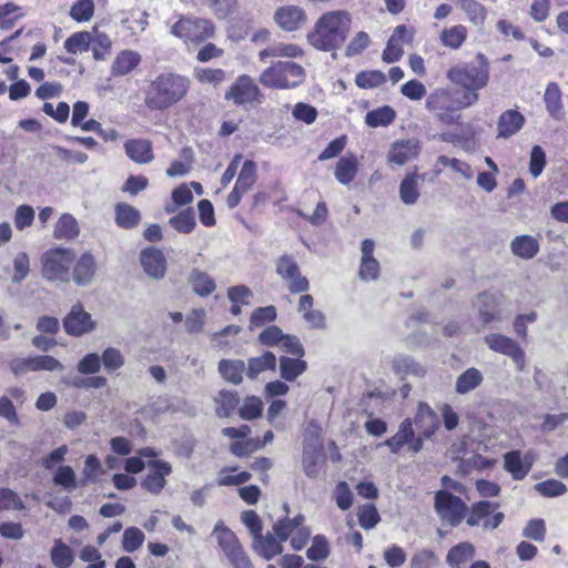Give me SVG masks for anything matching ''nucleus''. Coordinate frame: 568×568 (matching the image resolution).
Listing matches in <instances>:
<instances>
[{"instance_id": "13d9d810", "label": "nucleus", "mask_w": 568, "mask_h": 568, "mask_svg": "<svg viewBox=\"0 0 568 568\" xmlns=\"http://www.w3.org/2000/svg\"><path fill=\"white\" fill-rule=\"evenodd\" d=\"M194 75L199 82L213 85H219L226 80V73L222 69L197 68Z\"/></svg>"}, {"instance_id": "6ab92c4d", "label": "nucleus", "mask_w": 568, "mask_h": 568, "mask_svg": "<svg viewBox=\"0 0 568 568\" xmlns=\"http://www.w3.org/2000/svg\"><path fill=\"white\" fill-rule=\"evenodd\" d=\"M525 116L517 110H506L497 122V138L508 139L516 134L524 125Z\"/></svg>"}, {"instance_id": "39448f33", "label": "nucleus", "mask_w": 568, "mask_h": 568, "mask_svg": "<svg viewBox=\"0 0 568 568\" xmlns=\"http://www.w3.org/2000/svg\"><path fill=\"white\" fill-rule=\"evenodd\" d=\"M74 260V254L69 248H52L47 251L42 257V274L49 281H70L69 268Z\"/></svg>"}, {"instance_id": "0eeeda50", "label": "nucleus", "mask_w": 568, "mask_h": 568, "mask_svg": "<svg viewBox=\"0 0 568 568\" xmlns=\"http://www.w3.org/2000/svg\"><path fill=\"white\" fill-rule=\"evenodd\" d=\"M434 507L440 519L452 527L458 526L467 511V506L460 497L444 489L435 494Z\"/></svg>"}, {"instance_id": "de8ad7c7", "label": "nucleus", "mask_w": 568, "mask_h": 568, "mask_svg": "<svg viewBox=\"0 0 568 568\" xmlns=\"http://www.w3.org/2000/svg\"><path fill=\"white\" fill-rule=\"evenodd\" d=\"M329 555V545L324 535L313 537L312 545L306 551V556L312 561H318L327 558Z\"/></svg>"}, {"instance_id": "f257e3e1", "label": "nucleus", "mask_w": 568, "mask_h": 568, "mask_svg": "<svg viewBox=\"0 0 568 568\" xmlns=\"http://www.w3.org/2000/svg\"><path fill=\"white\" fill-rule=\"evenodd\" d=\"M352 16L346 10H333L323 13L307 34L308 43L321 51L342 48L351 31Z\"/></svg>"}, {"instance_id": "f03ea898", "label": "nucleus", "mask_w": 568, "mask_h": 568, "mask_svg": "<svg viewBox=\"0 0 568 568\" xmlns=\"http://www.w3.org/2000/svg\"><path fill=\"white\" fill-rule=\"evenodd\" d=\"M190 90V79L174 72H162L150 81L145 91V104L154 111H163L180 102Z\"/></svg>"}, {"instance_id": "f3484780", "label": "nucleus", "mask_w": 568, "mask_h": 568, "mask_svg": "<svg viewBox=\"0 0 568 568\" xmlns=\"http://www.w3.org/2000/svg\"><path fill=\"white\" fill-rule=\"evenodd\" d=\"M415 425L424 438L429 439L439 428L437 414L425 403L418 404Z\"/></svg>"}, {"instance_id": "aec40b11", "label": "nucleus", "mask_w": 568, "mask_h": 568, "mask_svg": "<svg viewBox=\"0 0 568 568\" xmlns=\"http://www.w3.org/2000/svg\"><path fill=\"white\" fill-rule=\"evenodd\" d=\"M125 154L133 162L139 164L150 163L154 155L152 143L149 140L131 139L124 143Z\"/></svg>"}, {"instance_id": "393cba45", "label": "nucleus", "mask_w": 568, "mask_h": 568, "mask_svg": "<svg viewBox=\"0 0 568 568\" xmlns=\"http://www.w3.org/2000/svg\"><path fill=\"white\" fill-rule=\"evenodd\" d=\"M414 437L413 423L410 418H405L398 427V432L382 445L387 446L393 454H398Z\"/></svg>"}, {"instance_id": "1a4fd4ad", "label": "nucleus", "mask_w": 568, "mask_h": 568, "mask_svg": "<svg viewBox=\"0 0 568 568\" xmlns=\"http://www.w3.org/2000/svg\"><path fill=\"white\" fill-rule=\"evenodd\" d=\"M62 324L65 333L74 337L91 333L97 326L91 314L88 313L80 303L71 307L70 312L63 318Z\"/></svg>"}, {"instance_id": "37998d69", "label": "nucleus", "mask_w": 568, "mask_h": 568, "mask_svg": "<svg viewBox=\"0 0 568 568\" xmlns=\"http://www.w3.org/2000/svg\"><path fill=\"white\" fill-rule=\"evenodd\" d=\"M460 9L467 14L468 20L476 27H483L486 20L485 7L475 0H460Z\"/></svg>"}, {"instance_id": "0e129e2a", "label": "nucleus", "mask_w": 568, "mask_h": 568, "mask_svg": "<svg viewBox=\"0 0 568 568\" xmlns=\"http://www.w3.org/2000/svg\"><path fill=\"white\" fill-rule=\"evenodd\" d=\"M437 162L444 166L452 168L455 172L459 173L466 180H471L474 178V171L471 166L464 161H460L455 158L450 159L446 155H439Z\"/></svg>"}, {"instance_id": "052dcab7", "label": "nucleus", "mask_w": 568, "mask_h": 568, "mask_svg": "<svg viewBox=\"0 0 568 568\" xmlns=\"http://www.w3.org/2000/svg\"><path fill=\"white\" fill-rule=\"evenodd\" d=\"M100 358L101 365L103 364L108 372H114L124 365V357L122 353L114 347L105 348Z\"/></svg>"}, {"instance_id": "dca6fc26", "label": "nucleus", "mask_w": 568, "mask_h": 568, "mask_svg": "<svg viewBox=\"0 0 568 568\" xmlns=\"http://www.w3.org/2000/svg\"><path fill=\"white\" fill-rule=\"evenodd\" d=\"M283 542L275 534H261L253 539V549L263 559L271 560L284 551Z\"/></svg>"}, {"instance_id": "cd10ccee", "label": "nucleus", "mask_w": 568, "mask_h": 568, "mask_svg": "<svg viewBox=\"0 0 568 568\" xmlns=\"http://www.w3.org/2000/svg\"><path fill=\"white\" fill-rule=\"evenodd\" d=\"M141 62V55L131 50L121 51L112 63L113 75H125L135 69Z\"/></svg>"}, {"instance_id": "bb28decb", "label": "nucleus", "mask_w": 568, "mask_h": 568, "mask_svg": "<svg viewBox=\"0 0 568 568\" xmlns=\"http://www.w3.org/2000/svg\"><path fill=\"white\" fill-rule=\"evenodd\" d=\"M510 248L514 255L530 260L539 252V243L530 235H518L511 241Z\"/></svg>"}, {"instance_id": "58836bf2", "label": "nucleus", "mask_w": 568, "mask_h": 568, "mask_svg": "<svg viewBox=\"0 0 568 568\" xmlns=\"http://www.w3.org/2000/svg\"><path fill=\"white\" fill-rule=\"evenodd\" d=\"M51 560L57 568H69L74 560L72 549L61 539H57L51 549Z\"/></svg>"}, {"instance_id": "79ce46f5", "label": "nucleus", "mask_w": 568, "mask_h": 568, "mask_svg": "<svg viewBox=\"0 0 568 568\" xmlns=\"http://www.w3.org/2000/svg\"><path fill=\"white\" fill-rule=\"evenodd\" d=\"M467 38V30L464 26L457 24L450 28L444 29L440 33V40L444 45L450 49H458L465 42Z\"/></svg>"}, {"instance_id": "c9c22d12", "label": "nucleus", "mask_w": 568, "mask_h": 568, "mask_svg": "<svg viewBox=\"0 0 568 568\" xmlns=\"http://www.w3.org/2000/svg\"><path fill=\"white\" fill-rule=\"evenodd\" d=\"M395 110L388 105H384L367 112L365 123L371 128L387 126L395 120Z\"/></svg>"}, {"instance_id": "4d7b16f0", "label": "nucleus", "mask_w": 568, "mask_h": 568, "mask_svg": "<svg viewBox=\"0 0 568 568\" xmlns=\"http://www.w3.org/2000/svg\"><path fill=\"white\" fill-rule=\"evenodd\" d=\"M13 275L11 282L20 284L23 282L30 272V261L26 252L18 253L13 258Z\"/></svg>"}, {"instance_id": "4c0bfd02", "label": "nucleus", "mask_w": 568, "mask_h": 568, "mask_svg": "<svg viewBox=\"0 0 568 568\" xmlns=\"http://www.w3.org/2000/svg\"><path fill=\"white\" fill-rule=\"evenodd\" d=\"M92 43V34L88 31L72 33L64 41V49L72 54L87 52Z\"/></svg>"}, {"instance_id": "603ef678", "label": "nucleus", "mask_w": 568, "mask_h": 568, "mask_svg": "<svg viewBox=\"0 0 568 568\" xmlns=\"http://www.w3.org/2000/svg\"><path fill=\"white\" fill-rule=\"evenodd\" d=\"M94 14L93 0H78L70 9V17L77 22H87Z\"/></svg>"}, {"instance_id": "a878e982", "label": "nucleus", "mask_w": 568, "mask_h": 568, "mask_svg": "<svg viewBox=\"0 0 568 568\" xmlns=\"http://www.w3.org/2000/svg\"><path fill=\"white\" fill-rule=\"evenodd\" d=\"M189 283L195 294L201 297L211 295L215 288V281L205 272L193 268L189 275Z\"/></svg>"}, {"instance_id": "2f4dec72", "label": "nucleus", "mask_w": 568, "mask_h": 568, "mask_svg": "<svg viewBox=\"0 0 568 568\" xmlns=\"http://www.w3.org/2000/svg\"><path fill=\"white\" fill-rule=\"evenodd\" d=\"M141 220L140 212L130 204L119 203L115 205V223L122 229H133Z\"/></svg>"}, {"instance_id": "9d476101", "label": "nucleus", "mask_w": 568, "mask_h": 568, "mask_svg": "<svg viewBox=\"0 0 568 568\" xmlns=\"http://www.w3.org/2000/svg\"><path fill=\"white\" fill-rule=\"evenodd\" d=\"M503 298L504 296L501 294L493 292H481L476 296L474 306L484 326L501 318L500 305Z\"/></svg>"}, {"instance_id": "774afa93", "label": "nucleus", "mask_w": 568, "mask_h": 568, "mask_svg": "<svg viewBox=\"0 0 568 568\" xmlns=\"http://www.w3.org/2000/svg\"><path fill=\"white\" fill-rule=\"evenodd\" d=\"M523 536L535 541H542L546 536V526L542 519H530L523 529Z\"/></svg>"}, {"instance_id": "e2e57ef3", "label": "nucleus", "mask_w": 568, "mask_h": 568, "mask_svg": "<svg viewBox=\"0 0 568 568\" xmlns=\"http://www.w3.org/2000/svg\"><path fill=\"white\" fill-rule=\"evenodd\" d=\"M24 503L19 495L10 488L0 487V510H23Z\"/></svg>"}, {"instance_id": "8fccbe9b", "label": "nucleus", "mask_w": 568, "mask_h": 568, "mask_svg": "<svg viewBox=\"0 0 568 568\" xmlns=\"http://www.w3.org/2000/svg\"><path fill=\"white\" fill-rule=\"evenodd\" d=\"M386 82V75L378 70L362 71L357 73L355 83L363 89L376 88Z\"/></svg>"}, {"instance_id": "6e6552de", "label": "nucleus", "mask_w": 568, "mask_h": 568, "mask_svg": "<svg viewBox=\"0 0 568 568\" xmlns=\"http://www.w3.org/2000/svg\"><path fill=\"white\" fill-rule=\"evenodd\" d=\"M225 100L232 101L236 105L260 104L263 101V94L254 80L246 75H240L235 83L225 92Z\"/></svg>"}, {"instance_id": "c756f323", "label": "nucleus", "mask_w": 568, "mask_h": 568, "mask_svg": "<svg viewBox=\"0 0 568 568\" xmlns=\"http://www.w3.org/2000/svg\"><path fill=\"white\" fill-rule=\"evenodd\" d=\"M544 100L550 116L555 120L562 119L565 111L561 102V92L556 83L551 82L547 85Z\"/></svg>"}, {"instance_id": "7c9ffc66", "label": "nucleus", "mask_w": 568, "mask_h": 568, "mask_svg": "<svg viewBox=\"0 0 568 568\" xmlns=\"http://www.w3.org/2000/svg\"><path fill=\"white\" fill-rule=\"evenodd\" d=\"M219 372L225 381L239 385L243 379L245 364L242 359H222L219 363Z\"/></svg>"}, {"instance_id": "3c124183", "label": "nucleus", "mask_w": 568, "mask_h": 568, "mask_svg": "<svg viewBox=\"0 0 568 568\" xmlns=\"http://www.w3.org/2000/svg\"><path fill=\"white\" fill-rule=\"evenodd\" d=\"M277 316L275 306L268 305L265 307H257L254 310L250 317V329L264 326L266 323L274 322Z\"/></svg>"}, {"instance_id": "c85d7f7f", "label": "nucleus", "mask_w": 568, "mask_h": 568, "mask_svg": "<svg viewBox=\"0 0 568 568\" xmlns=\"http://www.w3.org/2000/svg\"><path fill=\"white\" fill-rule=\"evenodd\" d=\"M358 172L357 159L353 155L342 156L335 168L334 176L342 185H348Z\"/></svg>"}, {"instance_id": "338daca9", "label": "nucleus", "mask_w": 568, "mask_h": 568, "mask_svg": "<svg viewBox=\"0 0 568 568\" xmlns=\"http://www.w3.org/2000/svg\"><path fill=\"white\" fill-rule=\"evenodd\" d=\"M263 403L255 396L247 397L240 408V416L245 420L257 418L262 414Z\"/></svg>"}, {"instance_id": "473e14b6", "label": "nucleus", "mask_w": 568, "mask_h": 568, "mask_svg": "<svg viewBox=\"0 0 568 568\" xmlns=\"http://www.w3.org/2000/svg\"><path fill=\"white\" fill-rule=\"evenodd\" d=\"M505 470L511 474L515 480L526 477L530 469V465H525L519 450H511L504 456Z\"/></svg>"}, {"instance_id": "7ed1b4c3", "label": "nucleus", "mask_w": 568, "mask_h": 568, "mask_svg": "<svg viewBox=\"0 0 568 568\" xmlns=\"http://www.w3.org/2000/svg\"><path fill=\"white\" fill-rule=\"evenodd\" d=\"M304 78L302 65L292 61H277L262 72L260 82L267 88L290 89L300 85Z\"/></svg>"}, {"instance_id": "5701e85b", "label": "nucleus", "mask_w": 568, "mask_h": 568, "mask_svg": "<svg viewBox=\"0 0 568 568\" xmlns=\"http://www.w3.org/2000/svg\"><path fill=\"white\" fill-rule=\"evenodd\" d=\"M475 547L468 541H462L452 547L446 556V562L452 568H465L475 557Z\"/></svg>"}, {"instance_id": "49530a36", "label": "nucleus", "mask_w": 568, "mask_h": 568, "mask_svg": "<svg viewBox=\"0 0 568 568\" xmlns=\"http://www.w3.org/2000/svg\"><path fill=\"white\" fill-rule=\"evenodd\" d=\"M256 182V165L253 161L246 160L240 174L237 176L235 185L242 190V192H248Z\"/></svg>"}, {"instance_id": "09e8293b", "label": "nucleus", "mask_w": 568, "mask_h": 568, "mask_svg": "<svg viewBox=\"0 0 568 568\" xmlns=\"http://www.w3.org/2000/svg\"><path fill=\"white\" fill-rule=\"evenodd\" d=\"M53 484L71 491L77 487V477L71 466H60L53 475Z\"/></svg>"}, {"instance_id": "680f3d73", "label": "nucleus", "mask_w": 568, "mask_h": 568, "mask_svg": "<svg viewBox=\"0 0 568 568\" xmlns=\"http://www.w3.org/2000/svg\"><path fill=\"white\" fill-rule=\"evenodd\" d=\"M481 381V373L476 368H469L458 377L456 390H473Z\"/></svg>"}, {"instance_id": "f8f14e48", "label": "nucleus", "mask_w": 568, "mask_h": 568, "mask_svg": "<svg viewBox=\"0 0 568 568\" xmlns=\"http://www.w3.org/2000/svg\"><path fill=\"white\" fill-rule=\"evenodd\" d=\"M150 471L141 481V486L153 495H158L166 485L165 476L172 473L171 465L162 459L149 463Z\"/></svg>"}, {"instance_id": "69168bd1", "label": "nucleus", "mask_w": 568, "mask_h": 568, "mask_svg": "<svg viewBox=\"0 0 568 568\" xmlns=\"http://www.w3.org/2000/svg\"><path fill=\"white\" fill-rule=\"evenodd\" d=\"M437 556L433 550L423 549L413 555L410 568H433L437 565Z\"/></svg>"}, {"instance_id": "f704fd0d", "label": "nucleus", "mask_w": 568, "mask_h": 568, "mask_svg": "<svg viewBox=\"0 0 568 568\" xmlns=\"http://www.w3.org/2000/svg\"><path fill=\"white\" fill-rule=\"evenodd\" d=\"M495 465V460L484 457L479 454H473L469 457L463 458L458 465L459 471L466 476L473 471H483L491 468Z\"/></svg>"}, {"instance_id": "20e7f679", "label": "nucleus", "mask_w": 568, "mask_h": 568, "mask_svg": "<svg viewBox=\"0 0 568 568\" xmlns=\"http://www.w3.org/2000/svg\"><path fill=\"white\" fill-rule=\"evenodd\" d=\"M447 77L463 88L483 89L489 79L488 61L484 54L478 53L474 62L452 68Z\"/></svg>"}, {"instance_id": "ddd939ff", "label": "nucleus", "mask_w": 568, "mask_h": 568, "mask_svg": "<svg viewBox=\"0 0 568 568\" xmlns=\"http://www.w3.org/2000/svg\"><path fill=\"white\" fill-rule=\"evenodd\" d=\"M274 20L281 29L295 31L305 23L306 13L297 6H285L275 11Z\"/></svg>"}, {"instance_id": "ea45409f", "label": "nucleus", "mask_w": 568, "mask_h": 568, "mask_svg": "<svg viewBox=\"0 0 568 568\" xmlns=\"http://www.w3.org/2000/svg\"><path fill=\"white\" fill-rule=\"evenodd\" d=\"M306 369V362L301 358L281 357L280 372L286 381H294Z\"/></svg>"}, {"instance_id": "a18cd8bd", "label": "nucleus", "mask_w": 568, "mask_h": 568, "mask_svg": "<svg viewBox=\"0 0 568 568\" xmlns=\"http://www.w3.org/2000/svg\"><path fill=\"white\" fill-rule=\"evenodd\" d=\"M216 404V415L219 417H229L240 403L237 393H219L214 398Z\"/></svg>"}, {"instance_id": "a211bd4d", "label": "nucleus", "mask_w": 568, "mask_h": 568, "mask_svg": "<svg viewBox=\"0 0 568 568\" xmlns=\"http://www.w3.org/2000/svg\"><path fill=\"white\" fill-rule=\"evenodd\" d=\"M213 535L216 537L219 547L227 559L243 549L240 539L223 521L215 524Z\"/></svg>"}, {"instance_id": "e433bc0d", "label": "nucleus", "mask_w": 568, "mask_h": 568, "mask_svg": "<svg viewBox=\"0 0 568 568\" xmlns=\"http://www.w3.org/2000/svg\"><path fill=\"white\" fill-rule=\"evenodd\" d=\"M169 224L179 233L190 234L196 226L194 210L187 207L181 211L169 220Z\"/></svg>"}, {"instance_id": "a19ab883", "label": "nucleus", "mask_w": 568, "mask_h": 568, "mask_svg": "<svg viewBox=\"0 0 568 568\" xmlns=\"http://www.w3.org/2000/svg\"><path fill=\"white\" fill-rule=\"evenodd\" d=\"M79 235L77 220L71 214H63L54 227V237L71 240Z\"/></svg>"}, {"instance_id": "72a5a7b5", "label": "nucleus", "mask_w": 568, "mask_h": 568, "mask_svg": "<svg viewBox=\"0 0 568 568\" xmlns=\"http://www.w3.org/2000/svg\"><path fill=\"white\" fill-rule=\"evenodd\" d=\"M276 365V357L272 352H265L261 356L252 357L247 363L246 375L248 378L254 379L257 375L266 369H274Z\"/></svg>"}, {"instance_id": "5fc2aeb1", "label": "nucleus", "mask_w": 568, "mask_h": 568, "mask_svg": "<svg viewBox=\"0 0 568 568\" xmlns=\"http://www.w3.org/2000/svg\"><path fill=\"white\" fill-rule=\"evenodd\" d=\"M143 531L136 527H129L124 530L122 537V547L126 552L138 550L144 542Z\"/></svg>"}, {"instance_id": "c03bdc74", "label": "nucleus", "mask_w": 568, "mask_h": 568, "mask_svg": "<svg viewBox=\"0 0 568 568\" xmlns=\"http://www.w3.org/2000/svg\"><path fill=\"white\" fill-rule=\"evenodd\" d=\"M303 54V50L296 44H278L270 47L260 52V60L266 62L270 57L297 58Z\"/></svg>"}, {"instance_id": "b1692460", "label": "nucleus", "mask_w": 568, "mask_h": 568, "mask_svg": "<svg viewBox=\"0 0 568 568\" xmlns=\"http://www.w3.org/2000/svg\"><path fill=\"white\" fill-rule=\"evenodd\" d=\"M424 181L423 175L417 173L407 174L399 184V197L406 205L415 204L419 199V183Z\"/></svg>"}, {"instance_id": "412c9836", "label": "nucleus", "mask_w": 568, "mask_h": 568, "mask_svg": "<svg viewBox=\"0 0 568 568\" xmlns=\"http://www.w3.org/2000/svg\"><path fill=\"white\" fill-rule=\"evenodd\" d=\"M97 270L95 260L89 252L83 253L77 261L73 268V282L78 286L90 284L94 277Z\"/></svg>"}, {"instance_id": "4468645a", "label": "nucleus", "mask_w": 568, "mask_h": 568, "mask_svg": "<svg viewBox=\"0 0 568 568\" xmlns=\"http://www.w3.org/2000/svg\"><path fill=\"white\" fill-rule=\"evenodd\" d=\"M392 371L400 379L409 376L420 378L425 376L426 368L418 363L413 356L398 353L392 359Z\"/></svg>"}, {"instance_id": "4be33fe9", "label": "nucleus", "mask_w": 568, "mask_h": 568, "mask_svg": "<svg viewBox=\"0 0 568 568\" xmlns=\"http://www.w3.org/2000/svg\"><path fill=\"white\" fill-rule=\"evenodd\" d=\"M418 148L415 140L395 142L389 150L388 160L397 165H404L418 154Z\"/></svg>"}, {"instance_id": "bf43d9fd", "label": "nucleus", "mask_w": 568, "mask_h": 568, "mask_svg": "<svg viewBox=\"0 0 568 568\" xmlns=\"http://www.w3.org/2000/svg\"><path fill=\"white\" fill-rule=\"evenodd\" d=\"M449 102L450 98L448 91L438 89L428 95L425 108L428 111L435 112V114H437L438 112L449 106Z\"/></svg>"}, {"instance_id": "9b49d317", "label": "nucleus", "mask_w": 568, "mask_h": 568, "mask_svg": "<svg viewBox=\"0 0 568 568\" xmlns=\"http://www.w3.org/2000/svg\"><path fill=\"white\" fill-rule=\"evenodd\" d=\"M484 341L491 351L509 356L519 368H523L525 363V353L513 338L501 334L491 333L486 335Z\"/></svg>"}, {"instance_id": "423d86ee", "label": "nucleus", "mask_w": 568, "mask_h": 568, "mask_svg": "<svg viewBox=\"0 0 568 568\" xmlns=\"http://www.w3.org/2000/svg\"><path fill=\"white\" fill-rule=\"evenodd\" d=\"M171 32L185 42L199 43L213 37L214 26L206 19L185 17L172 26Z\"/></svg>"}, {"instance_id": "864d4df0", "label": "nucleus", "mask_w": 568, "mask_h": 568, "mask_svg": "<svg viewBox=\"0 0 568 568\" xmlns=\"http://www.w3.org/2000/svg\"><path fill=\"white\" fill-rule=\"evenodd\" d=\"M112 42L109 36L105 33H95L92 36L91 49L93 53V58L97 61L105 60L106 57L111 53Z\"/></svg>"}, {"instance_id": "6e6d98bb", "label": "nucleus", "mask_w": 568, "mask_h": 568, "mask_svg": "<svg viewBox=\"0 0 568 568\" xmlns=\"http://www.w3.org/2000/svg\"><path fill=\"white\" fill-rule=\"evenodd\" d=\"M535 490L544 497L554 498L564 495L567 491V487L558 479H547L537 483Z\"/></svg>"}, {"instance_id": "2eb2a0df", "label": "nucleus", "mask_w": 568, "mask_h": 568, "mask_svg": "<svg viewBox=\"0 0 568 568\" xmlns=\"http://www.w3.org/2000/svg\"><path fill=\"white\" fill-rule=\"evenodd\" d=\"M141 264L144 272L155 278L161 280L166 272V260L163 253L156 248H146L141 252Z\"/></svg>"}]
</instances>
